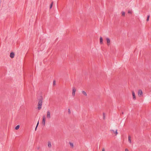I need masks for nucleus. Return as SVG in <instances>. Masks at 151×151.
Segmentation results:
<instances>
[{"label":"nucleus","mask_w":151,"mask_h":151,"mask_svg":"<svg viewBox=\"0 0 151 151\" xmlns=\"http://www.w3.org/2000/svg\"><path fill=\"white\" fill-rule=\"evenodd\" d=\"M100 44H102L103 43V38L102 37H100Z\"/></svg>","instance_id":"nucleus-13"},{"label":"nucleus","mask_w":151,"mask_h":151,"mask_svg":"<svg viewBox=\"0 0 151 151\" xmlns=\"http://www.w3.org/2000/svg\"><path fill=\"white\" fill-rule=\"evenodd\" d=\"M39 121H38V122H37V124L36 127L35 129V131L36 130H37V127L38 126V125L39 124Z\"/></svg>","instance_id":"nucleus-17"},{"label":"nucleus","mask_w":151,"mask_h":151,"mask_svg":"<svg viewBox=\"0 0 151 151\" xmlns=\"http://www.w3.org/2000/svg\"><path fill=\"white\" fill-rule=\"evenodd\" d=\"M132 93L133 96V98L134 100H135L136 99V96H135V94L134 91H132Z\"/></svg>","instance_id":"nucleus-7"},{"label":"nucleus","mask_w":151,"mask_h":151,"mask_svg":"<svg viewBox=\"0 0 151 151\" xmlns=\"http://www.w3.org/2000/svg\"><path fill=\"white\" fill-rule=\"evenodd\" d=\"M124 114V113H123V112H122V114Z\"/></svg>","instance_id":"nucleus-25"},{"label":"nucleus","mask_w":151,"mask_h":151,"mask_svg":"<svg viewBox=\"0 0 151 151\" xmlns=\"http://www.w3.org/2000/svg\"><path fill=\"white\" fill-rule=\"evenodd\" d=\"M69 144L70 147L71 148L73 149L74 148V144L72 142H69Z\"/></svg>","instance_id":"nucleus-10"},{"label":"nucleus","mask_w":151,"mask_h":151,"mask_svg":"<svg viewBox=\"0 0 151 151\" xmlns=\"http://www.w3.org/2000/svg\"><path fill=\"white\" fill-rule=\"evenodd\" d=\"M19 127H20V126L19 125H17L15 128V129L17 130H18L19 128Z\"/></svg>","instance_id":"nucleus-15"},{"label":"nucleus","mask_w":151,"mask_h":151,"mask_svg":"<svg viewBox=\"0 0 151 151\" xmlns=\"http://www.w3.org/2000/svg\"><path fill=\"white\" fill-rule=\"evenodd\" d=\"M128 141L130 143H131V142H131V137H130V136H128Z\"/></svg>","instance_id":"nucleus-14"},{"label":"nucleus","mask_w":151,"mask_h":151,"mask_svg":"<svg viewBox=\"0 0 151 151\" xmlns=\"http://www.w3.org/2000/svg\"><path fill=\"white\" fill-rule=\"evenodd\" d=\"M138 95L139 96H142V94H143L142 92V90H139L138 91Z\"/></svg>","instance_id":"nucleus-4"},{"label":"nucleus","mask_w":151,"mask_h":151,"mask_svg":"<svg viewBox=\"0 0 151 151\" xmlns=\"http://www.w3.org/2000/svg\"><path fill=\"white\" fill-rule=\"evenodd\" d=\"M42 124L45 125V116L43 117L42 120Z\"/></svg>","instance_id":"nucleus-6"},{"label":"nucleus","mask_w":151,"mask_h":151,"mask_svg":"<svg viewBox=\"0 0 151 151\" xmlns=\"http://www.w3.org/2000/svg\"><path fill=\"white\" fill-rule=\"evenodd\" d=\"M52 4H53V2H52V4H50V9H51L52 6Z\"/></svg>","instance_id":"nucleus-20"},{"label":"nucleus","mask_w":151,"mask_h":151,"mask_svg":"<svg viewBox=\"0 0 151 151\" xmlns=\"http://www.w3.org/2000/svg\"><path fill=\"white\" fill-rule=\"evenodd\" d=\"M102 151H105V149L104 148H103L102 150Z\"/></svg>","instance_id":"nucleus-24"},{"label":"nucleus","mask_w":151,"mask_h":151,"mask_svg":"<svg viewBox=\"0 0 151 151\" xmlns=\"http://www.w3.org/2000/svg\"><path fill=\"white\" fill-rule=\"evenodd\" d=\"M15 55L14 53L13 52H12L10 54V57L12 58H14Z\"/></svg>","instance_id":"nucleus-9"},{"label":"nucleus","mask_w":151,"mask_h":151,"mask_svg":"<svg viewBox=\"0 0 151 151\" xmlns=\"http://www.w3.org/2000/svg\"><path fill=\"white\" fill-rule=\"evenodd\" d=\"M128 13L132 14V12H131V11H130V10L128 11Z\"/></svg>","instance_id":"nucleus-21"},{"label":"nucleus","mask_w":151,"mask_h":151,"mask_svg":"<svg viewBox=\"0 0 151 151\" xmlns=\"http://www.w3.org/2000/svg\"><path fill=\"white\" fill-rule=\"evenodd\" d=\"M76 88L75 87H73L72 88V96H74L76 94Z\"/></svg>","instance_id":"nucleus-2"},{"label":"nucleus","mask_w":151,"mask_h":151,"mask_svg":"<svg viewBox=\"0 0 151 151\" xmlns=\"http://www.w3.org/2000/svg\"><path fill=\"white\" fill-rule=\"evenodd\" d=\"M83 95L85 96H87V94L86 92L84 91H81Z\"/></svg>","instance_id":"nucleus-8"},{"label":"nucleus","mask_w":151,"mask_h":151,"mask_svg":"<svg viewBox=\"0 0 151 151\" xmlns=\"http://www.w3.org/2000/svg\"><path fill=\"white\" fill-rule=\"evenodd\" d=\"M107 44L108 45H110V40L108 38H107L106 39Z\"/></svg>","instance_id":"nucleus-11"},{"label":"nucleus","mask_w":151,"mask_h":151,"mask_svg":"<svg viewBox=\"0 0 151 151\" xmlns=\"http://www.w3.org/2000/svg\"><path fill=\"white\" fill-rule=\"evenodd\" d=\"M46 117L47 119H50L51 118V113L49 111H48L47 112Z\"/></svg>","instance_id":"nucleus-3"},{"label":"nucleus","mask_w":151,"mask_h":151,"mask_svg":"<svg viewBox=\"0 0 151 151\" xmlns=\"http://www.w3.org/2000/svg\"><path fill=\"white\" fill-rule=\"evenodd\" d=\"M47 146L49 148H51L52 147L51 143L50 142H48L47 143Z\"/></svg>","instance_id":"nucleus-12"},{"label":"nucleus","mask_w":151,"mask_h":151,"mask_svg":"<svg viewBox=\"0 0 151 151\" xmlns=\"http://www.w3.org/2000/svg\"><path fill=\"white\" fill-rule=\"evenodd\" d=\"M125 14V13L124 12H122V16H124Z\"/></svg>","instance_id":"nucleus-19"},{"label":"nucleus","mask_w":151,"mask_h":151,"mask_svg":"<svg viewBox=\"0 0 151 151\" xmlns=\"http://www.w3.org/2000/svg\"><path fill=\"white\" fill-rule=\"evenodd\" d=\"M111 132H112L114 134H115V135H116L118 134L117 130H115L111 129L110 130Z\"/></svg>","instance_id":"nucleus-5"},{"label":"nucleus","mask_w":151,"mask_h":151,"mask_svg":"<svg viewBox=\"0 0 151 151\" xmlns=\"http://www.w3.org/2000/svg\"><path fill=\"white\" fill-rule=\"evenodd\" d=\"M68 112H69V114H70V109H68Z\"/></svg>","instance_id":"nucleus-22"},{"label":"nucleus","mask_w":151,"mask_h":151,"mask_svg":"<svg viewBox=\"0 0 151 151\" xmlns=\"http://www.w3.org/2000/svg\"><path fill=\"white\" fill-rule=\"evenodd\" d=\"M42 101L43 99L42 98L40 99L39 100L37 105V109L38 110H40L42 108Z\"/></svg>","instance_id":"nucleus-1"},{"label":"nucleus","mask_w":151,"mask_h":151,"mask_svg":"<svg viewBox=\"0 0 151 151\" xmlns=\"http://www.w3.org/2000/svg\"><path fill=\"white\" fill-rule=\"evenodd\" d=\"M103 119H105V114L104 113H103Z\"/></svg>","instance_id":"nucleus-16"},{"label":"nucleus","mask_w":151,"mask_h":151,"mask_svg":"<svg viewBox=\"0 0 151 151\" xmlns=\"http://www.w3.org/2000/svg\"><path fill=\"white\" fill-rule=\"evenodd\" d=\"M150 17V16L149 15L147 16V21H148L149 20Z\"/></svg>","instance_id":"nucleus-18"},{"label":"nucleus","mask_w":151,"mask_h":151,"mask_svg":"<svg viewBox=\"0 0 151 151\" xmlns=\"http://www.w3.org/2000/svg\"><path fill=\"white\" fill-rule=\"evenodd\" d=\"M125 151H129L126 148L125 149Z\"/></svg>","instance_id":"nucleus-23"}]
</instances>
